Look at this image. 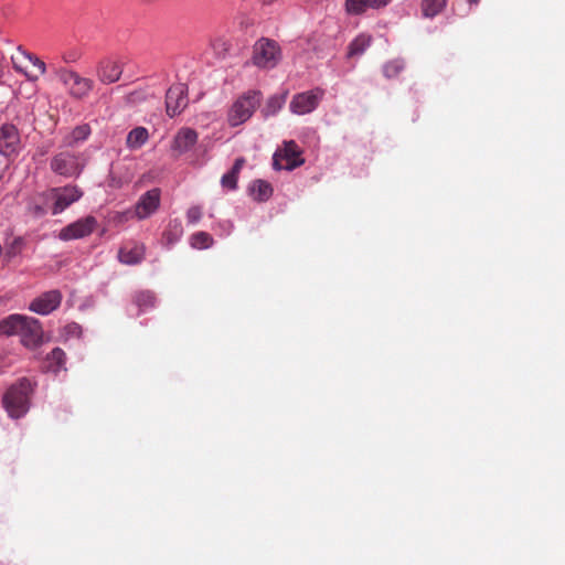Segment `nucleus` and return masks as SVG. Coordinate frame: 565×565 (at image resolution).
<instances>
[{
    "instance_id": "obj_1",
    "label": "nucleus",
    "mask_w": 565,
    "mask_h": 565,
    "mask_svg": "<svg viewBox=\"0 0 565 565\" xmlns=\"http://www.w3.org/2000/svg\"><path fill=\"white\" fill-rule=\"evenodd\" d=\"M0 334H19L21 342L28 348H35L43 341L40 322L33 318L11 316L0 322Z\"/></svg>"
},
{
    "instance_id": "obj_2",
    "label": "nucleus",
    "mask_w": 565,
    "mask_h": 565,
    "mask_svg": "<svg viewBox=\"0 0 565 565\" xmlns=\"http://www.w3.org/2000/svg\"><path fill=\"white\" fill-rule=\"evenodd\" d=\"M31 393L32 384L26 377L20 379L8 388L3 395L2 403L11 417L19 418L28 412Z\"/></svg>"
},
{
    "instance_id": "obj_3",
    "label": "nucleus",
    "mask_w": 565,
    "mask_h": 565,
    "mask_svg": "<svg viewBox=\"0 0 565 565\" xmlns=\"http://www.w3.org/2000/svg\"><path fill=\"white\" fill-rule=\"evenodd\" d=\"M262 94L258 90H249L243 94L228 111V122L232 127L239 126L248 120L255 109L260 105Z\"/></svg>"
},
{
    "instance_id": "obj_4",
    "label": "nucleus",
    "mask_w": 565,
    "mask_h": 565,
    "mask_svg": "<svg viewBox=\"0 0 565 565\" xmlns=\"http://www.w3.org/2000/svg\"><path fill=\"white\" fill-rule=\"evenodd\" d=\"M279 57V47L275 41L260 39L254 45L253 63L258 67H274Z\"/></svg>"
},
{
    "instance_id": "obj_5",
    "label": "nucleus",
    "mask_w": 565,
    "mask_h": 565,
    "mask_svg": "<svg viewBox=\"0 0 565 565\" xmlns=\"http://www.w3.org/2000/svg\"><path fill=\"white\" fill-rule=\"evenodd\" d=\"M57 76L64 85L68 86L70 94L77 99L88 95L93 89L94 82L89 78L82 77L77 73L68 70H60Z\"/></svg>"
},
{
    "instance_id": "obj_6",
    "label": "nucleus",
    "mask_w": 565,
    "mask_h": 565,
    "mask_svg": "<svg viewBox=\"0 0 565 565\" xmlns=\"http://www.w3.org/2000/svg\"><path fill=\"white\" fill-rule=\"evenodd\" d=\"M188 106V88L184 84L172 85L166 94V111L171 118L181 114Z\"/></svg>"
},
{
    "instance_id": "obj_7",
    "label": "nucleus",
    "mask_w": 565,
    "mask_h": 565,
    "mask_svg": "<svg viewBox=\"0 0 565 565\" xmlns=\"http://www.w3.org/2000/svg\"><path fill=\"white\" fill-rule=\"evenodd\" d=\"M82 195L83 192L78 188L72 185L52 189L49 193V198L54 201L52 209L53 214L61 213L72 203L76 202Z\"/></svg>"
},
{
    "instance_id": "obj_8",
    "label": "nucleus",
    "mask_w": 565,
    "mask_h": 565,
    "mask_svg": "<svg viewBox=\"0 0 565 565\" xmlns=\"http://www.w3.org/2000/svg\"><path fill=\"white\" fill-rule=\"evenodd\" d=\"M322 96L323 92L319 88L297 94L290 103V110L297 115L309 114L317 108Z\"/></svg>"
},
{
    "instance_id": "obj_9",
    "label": "nucleus",
    "mask_w": 565,
    "mask_h": 565,
    "mask_svg": "<svg viewBox=\"0 0 565 565\" xmlns=\"http://www.w3.org/2000/svg\"><path fill=\"white\" fill-rule=\"evenodd\" d=\"M83 167L84 164L78 161V158L70 152H61L51 161L52 170L65 177L78 175Z\"/></svg>"
},
{
    "instance_id": "obj_10",
    "label": "nucleus",
    "mask_w": 565,
    "mask_h": 565,
    "mask_svg": "<svg viewBox=\"0 0 565 565\" xmlns=\"http://www.w3.org/2000/svg\"><path fill=\"white\" fill-rule=\"evenodd\" d=\"M96 223L97 222L94 216H86L85 218L78 220L62 228L58 237L62 241L83 238L94 231Z\"/></svg>"
},
{
    "instance_id": "obj_11",
    "label": "nucleus",
    "mask_w": 565,
    "mask_h": 565,
    "mask_svg": "<svg viewBox=\"0 0 565 565\" xmlns=\"http://www.w3.org/2000/svg\"><path fill=\"white\" fill-rule=\"evenodd\" d=\"M20 135L12 124H4L0 127V153L11 156L18 151Z\"/></svg>"
},
{
    "instance_id": "obj_12",
    "label": "nucleus",
    "mask_w": 565,
    "mask_h": 565,
    "mask_svg": "<svg viewBox=\"0 0 565 565\" xmlns=\"http://www.w3.org/2000/svg\"><path fill=\"white\" fill-rule=\"evenodd\" d=\"M160 205V189L154 188L147 191L135 206L136 216L139 220L146 218L154 213Z\"/></svg>"
},
{
    "instance_id": "obj_13",
    "label": "nucleus",
    "mask_w": 565,
    "mask_h": 565,
    "mask_svg": "<svg viewBox=\"0 0 565 565\" xmlns=\"http://www.w3.org/2000/svg\"><path fill=\"white\" fill-rule=\"evenodd\" d=\"M61 300L62 295L58 290H50L35 298L30 309L40 315H49L60 306Z\"/></svg>"
},
{
    "instance_id": "obj_14",
    "label": "nucleus",
    "mask_w": 565,
    "mask_h": 565,
    "mask_svg": "<svg viewBox=\"0 0 565 565\" xmlns=\"http://www.w3.org/2000/svg\"><path fill=\"white\" fill-rule=\"evenodd\" d=\"M122 67L119 62L103 60L97 67V77L104 84H113L119 81Z\"/></svg>"
},
{
    "instance_id": "obj_15",
    "label": "nucleus",
    "mask_w": 565,
    "mask_h": 565,
    "mask_svg": "<svg viewBox=\"0 0 565 565\" xmlns=\"http://www.w3.org/2000/svg\"><path fill=\"white\" fill-rule=\"evenodd\" d=\"M198 140V134L192 128H182L173 139L172 150L179 154L189 151Z\"/></svg>"
},
{
    "instance_id": "obj_16",
    "label": "nucleus",
    "mask_w": 565,
    "mask_h": 565,
    "mask_svg": "<svg viewBox=\"0 0 565 565\" xmlns=\"http://www.w3.org/2000/svg\"><path fill=\"white\" fill-rule=\"evenodd\" d=\"M300 153L301 151L294 140L285 141L284 153L281 154L282 159L287 161L285 169L292 170L303 164L305 160L299 158Z\"/></svg>"
},
{
    "instance_id": "obj_17",
    "label": "nucleus",
    "mask_w": 565,
    "mask_h": 565,
    "mask_svg": "<svg viewBox=\"0 0 565 565\" xmlns=\"http://www.w3.org/2000/svg\"><path fill=\"white\" fill-rule=\"evenodd\" d=\"M119 260L126 265L140 263L145 257V246H135L131 249L120 248L118 253Z\"/></svg>"
},
{
    "instance_id": "obj_18",
    "label": "nucleus",
    "mask_w": 565,
    "mask_h": 565,
    "mask_svg": "<svg viewBox=\"0 0 565 565\" xmlns=\"http://www.w3.org/2000/svg\"><path fill=\"white\" fill-rule=\"evenodd\" d=\"M250 193L258 202H265L273 195V186L265 180H255L250 185Z\"/></svg>"
},
{
    "instance_id": "obj_19",
    "label": "nucleus",
    "mask_w": 565,
    "mask_h": 565,
    "mask_svg": "<svg viewBox=\"0 0 565 565\" xmlns=\"http://www.w3.org/2000/svg\"><path fill=\"white\" fill-rule=\"evenodd\" d=\"M148 138L149 134L145 127H136L128 134L126 145L129 149L135 150L143 146Z\"/></svg>"
},
{
    "instance_id": "obj_20",
    "label": "nucleus",
    "mask_w": 565,
    "mask_h": 565,
    "mask_svg": "<svg viewBox=\"0 0 565 565\" xmlns=\"http://www.w3.org/2000/svg\"><path fill=\"white\" fill-rule=\"evenodd\" d=\"M372 36L367 34H360L349 45L347 56L353 57L362 55L365 50L371 45Z\"/></svg>"
},
{
    "instance_id": "obj_21",
    "label": "nucleus",
    "mask_w": 565,
    "mask_h": 565,
    "mask_svg": "<svg viewBox=\"0 0 565 565\" xmlns=\"http://www.w3.org/2000/svg\"><path fill=\"white\" fill-rule=\"evenodd\" d=\"M134 302L137 305L140 311H143L154 306L156 296L152 291L141 290L135 294Z\"/></svg>"
},
{
    "instance_id": "obj_22",
    "label": "nucleus",
    "mask_w": 565,
    "mask_h": 565,
    "mask_svg": "<svg viewBox=\"0 0 565 565\" xmlns=\"http://www.w3.org/2000/svg\"><path fill=\"white\" fill-rule=\"evenodd\" d=\"M447 3V0H423L422 11L427 18H434L443 11Z\"/></svg>"
},
{
    "instance_id": "obj_23",
    "label": "nucleus",
    "mask_w": 565,
    "mask_h": 565,
    "mask_svg": "<svg viewBox=\"0 0 565 565\" xmlns=\"http://www.w3.org/2000/svg\"><path fill=\"white\" fill-rule=\"evenodd\" d=\"M405 68V62L402 58H395L383 65V74L387 79L396 78Z\"/></svg>"
},
{
    "instance_id": "obj_24",
    "label": "nucleus",
    "mask_w": 565,
    "mask_h": 565,
    "mask_svg": "<svg viewBox=\"0 0 565 565\" xmlns=\"http://www.w3.org/2000/svg\"><path fill=\"white\" fill-rule=\"evenodd\" d=\"M286 95L287 94L285 93V94H281V95H274V96H271L267 100V103H266V105H265V107L263 109V115L265 117L275 115L284 106V104L286 102Z\"/></svg>"
},
{
    "instance_id": "obj_25",
    "label": "nucleus",
    "mask_w": 565,
    "mask_h": 565,
    "mask_svg": "<svg viewBox=\"0 0 565 565\" xmlns=\"http://www.w3.org/2000/svg\"><path fill=\"white\" fill-rule=\"evenodd\" d=\"M212 244V236L205 232H198L191 237V245L195 248H209Z\"/></svg>"
},
{
    "instance_id": "obj_26",
    "label": "nucleus",
    "mask_w": 565,
    "mask_h": 565,
    "mask_svg": "<svg viewBox=\"0 0 565 565\" xmlns=\"http://www.w3.org/2000/svg\"><path fill=\"white\" fill-rule=\"evenodd\" d=\"M345 7L347 11L351 14H362L366 9L371 8L369 0H347Z\"/></svg>"
},
{
    "instance_id": "obj_27",
    "label": "nucleus",
    "mask_w": 565,
    "mask_h": 565,
    "mask_svg": "<svg viewBox=\"0 0 565 565\" xmlns=\"http://www.w3.org/2000/svg\"><path fill=\"white\" fill-rule=\"evenodd\" d=\"M30 61L32 62L33 66H34V73H26V76L32 79V81H35L38 79V77L42 74H44L45 72V64L43 61H41L39 57H32V56H29Z\"/></svg>"
},
{
    "instance_id": "obj_28",
    "label": "nucleus",
    "mask_w": 565,
    "mask_h": 565,
    "mask_svg": "<svg viewBox=\"0 0 565 565\" xmlns=\"http://www.w3.org/2000/svg\"><path fill=\"white\" fill-rule=\"evenodd\" d=\"M47 359L54 363L57 367H61L65 361V353L62 349L55 348L49 354Z\"/></svg>"
},
{
    "instance_id": "obj_29",
    "label": "nucleus",
    "mask_w": 565,
    "mask_h": 565,
    "mask_svg": "<svg viewBox=\"0 0 565 565\" xmlns=\"http://www.w3.org/2000/svg\"><path fill=\"white\" fill-rule=\"evenodd\" d=\"M221 183L225 189L235 190L237 188V177L227 172L222 177Z\"/></svg>"
},
{
    "instance_id": "obj_30",
    "label": "nucleus",
    "mask_w": 565,
    "mask_h": 565,
    "mask_svg": "<svg viewBox=\"0 0 565 565\" xmlns=\"http://www.w3.org/2000/svg\"><path fill=\"white\" fill-rule=\"evenodd\" d=\"M90 129L88 125H82L76 127L72 132V138L75 141L84 140L89 135Z\"/></svg>"
},
{
    "instance_id": "obj_31",
    "label": "nucleus",
    "mask_w": 565,
    "mask_h": 565,
    "mask_svg": "<svg viewBox=\"0 0 565 565\" xmlns=\"http://www.w3.org/2000/svg\"><path fill=\"white\" fill-rule=\"evenodd\" d=\"M201 216H202V209L200 206L194 205L188 210L186 217H188L189 223L193 224V223L199 222Z\"/></svg>"
},
{
    "instance_id": "obj_32",
    "label": "nucleus",
    "mask_w": 565,
    "mask_h": 565,
    "mask_svg": "<svg viewBox=\"0 0 565 565\" xmlns=\"http://www.w3.org/2000/svg\"><path fill=\"white\" fill-rule=\"evenodd\" d=\"M244 163H245V159L244 158H242V157L237 158L235 160V162H234L230 173H233L234 175H236L238 178V174H239Z\"/></svg>"
},
{
    "instance_id": "obj_33",
    "label": "nucleus",
    "mask_w": 565,
    "mask_h": 565,
    "mask_svg": "<svg viewBox=\"0 0 565 565\" xmlns=\"http://www.w3.org/2000/svg\"><path fill=\"white\" fill-rule=\"evenodd\" d=\"M390 0H369V6H371L372 9H379L382 7H385Z\"/></svg>"
},
{
    "instance_id": "obj_34",
    "label": "nucleus",
    "mask_w": 565,
    "mask_h": 565,
    "mask_svg": "<svg viewBox=\"0 0 565 565\" xmlns=\"http://www.w3.org/2000/svg\"><path fill=\"white\" fill-rule=\"evenodd\" d=\"M280 158L281 154L279 152H276L273 158V167L275 170H281L284 167L280 164Z\"/></svg>"
},
{
    "instance_id": "obj_35",
    "label": "nucleus",
    "mask_w": 565,
    "mask_h": 565,
    "mask_svg": "<svg viewBox=\"0 0 565 565\" xmlns=\"http://www.w3.org/2000/svg\"><path fill=\"white\" fill-rule=\"evenodd\" d=\"M31 212L34 216H42L45 214V210L41 205H38V204H35L34 206L31 207Z\"/></svg>"
},
{
    "instance_id": "obj_36",
    "label": "nucleus",
    "mask_w": 565,
    "mask_h": 565,
    "mask_svg": "<svg viewBox=\"0 0 565 565\" xmlns=\"http://www.w3.org/2000/svg\"><path fill=\"white\" fill-rule=\"evenodd\" d=\"M21 244L20 239H15L12 244V246L7 250L6 255L9 257H13L15 255V245Z\"/></svg>"
},
{
    "instance_id": "obj_37",
    "label": "nucleus",
    "mask_w": 565,
    "mask_h": 565,
    "mask_svg": "<svg viewBox=\"0 0 565 565\" xmlns=\"http://www.w3.org/2000/svg\"><path fill=\"white\" fill-rule=\"evenodd\" d=\"M254 24V21L253 20H248V19H243L241 21V26L242 28H248L249 25H253Z\"/></svg>"
},
{
    "instance_id": "obj_38",
    "label": "nucleus",
    "mask_w": 565,
    "mask_h": 565,
    "mask_svg": "<svg viewBox=\"0 0 565 565\" xmlns=\"http://www.w3.org/2000/svg\"><path fill=\"white\" fill-rule=\"evenodd\" d=\"M468 2L471 4H477L479 2V0H468Z\"/></svg>"
}]
</instances>
